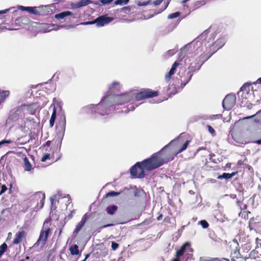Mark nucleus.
<instances>
[{
    "label": "nucleus",
    "mask_w": 261,
    "mask_h": 261,
    "mask_svg": "<svg viewBox=\"0 0 261 261\" xmlns=\"http://www.w3.org/2000/svg\"><path fill=\"white\" fill-rule=\"evenodd\" d=\"M165 155L162 152H158L152 154L148 159L137 162L129 169L132 178L142 179L145 176V171H150L157 169L173 159L166 158Z\"/></svg>",
    "instance_id": "nucleus-1"
},
{
    "label": "nucleus",
    "mask_w": 261,
    "mask_h": 261,
    "mask_svg": "<svg viewBox=\"0 0 261 261\" xmlns=\"http://www.w3.org/2000/svg\"><path fill=\"white\" fill-rule=\"evenodd\" d=\"M114 102V82L111 84L108 91L98 105H90L84 108V112L90 113H96L101 116L109 115L112 110Z\"/></svg>",
    "instance_id": "nucleus-2"
},
{
    "label": "nucleus",
    "mask_w": 261,
    "mask_h": 261,
    "mask_svg": "<svg viewBox=\"0 0 261 261\" xmlns=\"http://www.w3.org/2000/svg\"><path fill=\"white\" fill-rule=\"evenodd\" d=\"M202 49L203 47L202 46L198 47L196 49L194 56L191 57L196 61L194 66H192L193 63L190 64L189 68L191 71H195L197 70H199L203 63L208 59L214 54V52L210 54H205L204 51H203Z\"/></svg>",
    "instance_id": "nucleus-3"
},
{
    "label": "nucleus",
    "mask_w": 261,
    "mask_h": 261,
    "mask_svg": "<svg viewBox=\"0 0 261 261\" xmlns=\"http://www.w3.org/2000/svg\"><path fill=\"white\" fill-rule=\"evenodd\" d=\"M50 225V224L47 220H46L44 222L42 228L40 231L39 239H38L37 242L35 243V245H41V247L44 246L48 235L51 233Z\"/></svg>",
    "instance_id": "nucleus-4"
},
{
    "label": "nucleus",
    "mask_w": 261,
    "mask_h": 261,
    "mask_svg": "<svg viewBox=\"0 0 261 261\" xmlns=\"http://www.w3.org/2000/svg\"><path fill=\"white\" fill-rule=\"evenodd\" d=\"M159 95L158 91H153L150 89H142L135 94V99L137 101H140L146 98H153Z\"/></svg>",
    "instance_id": "nucleus-5"
},
{
    "label": "nucleus",
    "mask_w": 261,
    "mask_h": 261,
    "mask_svg": "<svg viewBox=\"0 0 261 261\" xmlns=\"http://www.w3.org/2000/svg\"><path fill=\"white\" fill-rule=\"evenodd\" d=\"M254 197H239L237 204L241 210H245L250 205H253Z\"/></svg>",
    "instance_id": "nucleus-6"
},
{
    "label": "nucleus",
    "mask_w": 261,
    "mask_h": 261,
    "mask_svg": "<svg viewBox=\"0 0 261 261\" xmlns=\"http://www.w3.org/2000/svg\"><path fill=\"white\" fill-rule=\"evenodd\" d=\"M66 128V118L63 114L58 120L57 123V135L61 139L63 138Z\"/></svg>",
    "instance_id": "nucleus-7"
},
{
    "label": "nucleus",
    "mask_w": 261,
    "mask_h": 261,
    "mask_svg": "<svg viewBox=\"0 0 261 261\" xmlns=\"http://www.w3.org/2000/svg\"><path fill=\"white\" fill-rule=\"evenodd\" d=\"M129 96L128 93H121L115 91V105H121L128 102Z\"/></svg>",
    "instance_id": "nucleus-8"
},
{
    "label": "nucleus",
    "mask_w": 261,
    "mask_h": 261,
    "mask_svg": "<svg viewBox=\"0 0 261 261\" xmlns=\"http://www.w3.org/2000/svg\"><path fill=\"white\" fill-rule=\"evenodd\" d=\"M189 142L190 141L188 140L186 141L185 142V143L182 145L181 147L175 153H172L170 151H168L167 150H161L159 152H162L164 153V154H165V157H166V158H172V159L169 160V162L171 161L174 159L175 156H176L178 153L185 150L187 148L189 144Z\"/></svg>",
    "instance_id": "nucleus-9"
},
{
    "label": "nucleus",
    "mask_w": 261,
    "mask_h": 261,
    "mask_svg": "<svg viewBox=\"0 0 261 261\" xmlns=\"http://www.w3.org/2000/svg\"><path fill=\"white\" fill-rule=\"evenodd\" d=\"M235 98L230 95H227L225 96L222 101V105L224 109L230 110L234 105Z\"/></svg>",
    "instance_id": "nucleus-10"
},
{
    "label": "nucleus",
    "mask_w": 261,
    "mask_h": 261,
    "mask_svg": "<svg viewBox=\"0 0 261 261\" xmlns=\"http://www.w3.org/2000/svg\"><path fill=\"white\" fill-rule=\"evenodd\" d=\"M113 18L108 17L105 15L101 16L95 20V23L97 27H102L106 24L109 23L113 20Z\"/></svg>",
    "instance_id": "nucleus-11"
},
{
    "label": "nucleus",
    "mask_w": 261,
    "mask_h": 261,
    "mask_svg": "<svg viewBox=\"0 0 261 261\" xmlns=\"http://www.w3.org/2000/svg\"><path fill=\"white\" fill-rule=\"evenodd\" d=\"M261 225V218L259 216L251 218L249 222V228L250 230L258 227Z\"/></svg>",
    "instance_id": "nucleus-12"
},
{
    "label": "nucleus",
    "mask_w": 261,
    "mask_h": 261,
    "mask_svg": "<svg viewBox=\"0 0 261 261\" xmlns=\"http://www.w3.org/2000/svg\"><path fill=\"white\" fill-rule=\"evenodd\" d=\"M93 3H94L91 0H80L79 2L72 3L71 7L73 9H76Z\"/></svg>",
    "instance_id": "nucleus-13"
},
{
    "label": "nucleus",
    "mask_w": 261,
    "mask_h": 261,
    "mask_svg": "<svg viewBox=\"0 0 261 261\" xmlns=\"http://www.w3.org/2000/svg\"><path fill=\"white\" fill-rule=\"evenodd\" d=\"M256 246L253 250L251 252V255H253L255 258L261 256V239L257 238L255 239Z\"/></svg>",
    "instance_id": "nucleus-14"
},
{
    "label": "nucleus",
    "mask_w": 261,
    "mask_h": 261,
    "mask_svg": "<svg viewBox=\"0 0 261 261\" xmlns=\"http://www.w3.org/2000/svg\"><path fill=\"white\" fill-rule=\"evenodd\" d=\"M137 7L135 6H129L127 7H124L119 10H116V12H123L125 14H130L134 12H137Z\"/></svg>",
    "instance_id": "nucleus-15"
},
{
    "label": "nucleus",
    "mask_w": 261,
    "mask_h": 261,
    "mask_svg": "<svg viewBox=\"0 0 261 261\" xmlns=\"http://www.w3.org/2000/svg\"><path fill=\"white\" fill-rule=\"evenodd\" d=\"M179 65V63L177 61H175L173 63L170 71L168 72H167L165 75V79L166 82H169L172 76L175 73L177 67Z\"/></svg>",
    "instance_id": "nucleus-16"
},
{
    "label": "nucleus",
    "mask_w": 261,
    "mask_h": 261,
    "mask_svg": "<svg viewBox=\"0 0 261 261\" xmlns=\"http://www.w3.org/2000/svg\"><path fill=\"white\" fill-rule=\"evenodd\" d=\"M187 247H191L190 243L189 242H186L184 243L179 248V250H177L175 254V256L178 258H180L181 256H182L186 251V249Z\"/></svg>",
    "instance_id": "nucleus-17"
},
{
    "label": "nucleus",
    "mask_w": 261,
    "mask_h": 261,
    "mask_svg": "<svg viewBox=\"0 0 261 261\" xmlns=\"http://www.w3.org/2000/svg\"><path fill=\"white\" fill-rule=\"evenodd\" d=\"M26 232L24 230H22L17 232L15 234V238L13 241L14 244H18L22 241L23 238L25 237Z\"/></svg>",
    "instance_id": "nucleus-18"
},
{
    "label": "nucleus",
    "mask_w": 261,
    "mask_h": 261,
    "mask_svg": "<svg viewBox=\"0 0 261 261\" xmlns=\"http://www.w3.org/2000/svg\"><path fill=\"white\" fill-rule=\"evenodd\" d=\"M192 76V74L191 72H188L186 73V75L184 77L181 76L180 81H181V86L184 87L191 80V77Z\"/></svg>",
    "instance_id": "nucleus-19"
},
{
    "label": "nucleus",
    "mask_w": 261,
    "mask_h": 261,
    "mask_svg": "<svg viewBox=\"0 0 261 261\" xmlns=\"http://www.w3.org/2000/svg\"><path fill=\"white\" fill-rule=\"evenodd\" d=\"M18 8L21 11H28L31 14H37L38 13L35 7L18 6Z\"/></svg>",
    "instance_id": "nucleus-20"
},
{
    "label": "nucleus",
    "mask_w": 261,
    "mask_h": 261,
    "mask_svg": "<svg viewBox=\"0 0 261 261\" xmlns=\"http://www.w3.org/2000/svg\"><path fill=\"white\" fill-rule=\"evenodd\" d=\"M87 217L86 214L83 216L80 222L76 225V227L74 231V233H77L80 231V230L85 224L87 220Z\"/></svg>",
    "instance_id": "nucleus-21"
},
{
    "label": "nucleus",
    "mask_w": 261,
    "mask_h": 261,
    "mask_svg": "<svg viewBox=\"0 0 261 261\" xmlns=\"http://www.w3.org/2000/svg\"><path fill=\"white\" fill-rule=\"evenodd\" d=\"M21 109L23 111H27L31 114H34L36 111L35 108H34V105H23L21 106Z\"/></svg>",
    "instance_id": "nucleus-22"
},
{
    "label": "nucleus",
    "mask_w": 261,
    "mask_h": 261,
    "mask_svg": "<svg viewBox=\"0 0 261 261\" xmlns=\"http://www.w3.org/2000/svg\"><path fill=\"white\" fill-rule=\"evenodd\" d=\"M72 15V12L67 11H64V12L60 13L59 14H57L55 15V17L56 18H57L58 19H62L67 16H70V15Z\"/></svg>",
    "instance_id": "nucleus-23"
},
{
    "label": "nucleus",
    "mask_w": 261,
    "mask_h": 261,
    "mask_svg": "<svg viewBox=\"0 0 261 261\" xmlns=\"http://www.w3.org/2000/svg\"><path fill=\"white\" fill-rule=\"evenodd\" d=\"M10 92L9 91H3L1 92L0 94V105L5 102L6 98L9 95Z\"/></svg>",
    "instance_id": "nucleus-24"
},
{
    "label": "nucleus",
    "mask_w": 261,
    "mask_h": 261,
    "mask_svg": "<svg viewBox=\"0 0 261 261\" xmlns=\"http://www.w3.org/2000/svg\"><path fill=\"white\" fill-rule=\"evenodd\" d=\"M237 173V172H234L231 173H223L222 175H219L218 177V179H229L234 176Z\"/></svg>",
    "instance_id": "nucleus-25"
},
{
    "label": "nucleus",
    "mask_w": 261,
    "mask_h": 261,
    "mask_svg": "<svg viewBox=\"0 0 261 261\" xmlns=\"http://www.w3.org/2000/svg\"><path fill=\"white\" fill-rule=\"evenodd\" d=\"M170 1V0H168L165 7L162 9H160L159 11H153V13L151 14H150L149 16L148 17V18H151V17L154 16V15H157V14L162 12L163 11H164L167 8V7L169 4Z\"/></svg>",
    "instance_id": "nucleus-26"
},
{
    "label": "nucleus",
    "mask_w": 261,
    "mask_h": 261,
    "mask_svg": "<svg viewBox=\"0 0 261 261\" xmlns=\"http://www.w3.org/2000/svg\"><path fill=\"white\" fill-rule=\"evenodd\" d=\"M24 161V169L25 170L29 171L32 169V165L27 157L23 159Z\"/></svg>",
    "instance_id": "nucleus-27"
},
{
    "label": "nucleus",
    "mask_w": 261,
    "mask_h": 261,
    "mask_svg": "<svg viewBox=\"0 0 261 261\" xmlns=\"http://www.w3.org/2000/svg\"><path fill=\"white\" fill-rule=\"evenodd\" d=\"M70 253L72 255H77L79 253L78 246L74 245L70 248Z\"/></svg>",
    "instance_id": "nucleus-28"
},
{
    "label": "nucleus",
    "mask_w": 261,
    "mask_h": 261,
    "mask_svg": "<svg viewBox=\"0 0 261 261\" xmlns=\"http://www.w3.org/2000/svg\"><path fill=\"white\" fill-rule=\"evenodd\" d=\"M206 4L205 0H201L196 2L193 5L194 9H198Z\"/></svg>",
    "instance_id": "nucleus-29"
},
{
    "label": "nucleus",
    "mask_w": 261,
    "mask_h": 261,
    "mask_svg": "<svg viewBox=\"0 0 261 261\" xmlns=\"http://www.w3.org/2000/svg\"><path fill=\"white\" fill-rule=\"evenodd\" d=\"M251 88V84L248 83H245L241 88V91H246L247 93H248L250 91Z\"/></svg>",
    "instance_id": "nucleus-30"
},
{
    "label": "nucleus",
    "mask_w": 261,
    "mask_h": 261,
    "mask_svg": "<svg viewBox=\"0 0 261 261\" xmlns=\"http://www.w3.org/2000/svg\"><path fill=\"white\" fill-rule=\"evenodd\" d=\"M255 117L254 119L256 123H261V110L257 112L255 115L252 116L251 117Z\"/></svg>",
    "instance_id": "nucleus-31"
},
{
    "label": "nucleus",
    "mask_w": 261,
    "mask_h": 261,
    "mask_svg": "<svg viewBox=\"0 0 261 261\" xmlns=\"http://www.w3.org/2000/svg\"><path fill=\"white\" fill-rule=\"evenodd\" d=\"M8 248V246L7 244L4 243L0 246V258L2 257V255L6 252Z\"/></svg>",
    "instance_id": "nucleus-32"
},
{
    "label": "nucleus",
    "mask_w": 261,
    "mask_h": 261,
    "mask_svg": "<svg viewBox=\"0 0 261 261\" xmlns=\"http://www.w3.org/2000/svg\"><path fill=\"white\" fill-rule=\"evenodd\" d=\"M134 196H141L143 194V191L142 190L138 189L136 187L132 189Z\"/></svg>",
    "instance_id": "nucleus-33"
},
{
    "label": "nucleus",
    "mask_w": 261,
    "mask_h": 261,
    "mask_svg": "<svg viewBox=\"0 0 261 261\" xmlns=\"http://www.w3.org/2000/svg\"><path fill=\"white\" fill-rule=\"evenodd\" d=\"M129 0H115V5L123 6L127 4Z\"/></svg>",
    "instance_id": "nucleus-34"
},
{
    "label": "nucleus",
    "mask_w": 261,
    "mask_h": 261,
    "mask_svg": "<svg viewBox=\"0 0 261 261\" xmlns=\"http://www.w3.org/2000/svg\"><path fill=\"white\" fill-rule=\"evenodd\" d=\"M180 15V13L179 12L173 13H171V14H170L168 15V19L175 18H176V17L179 16Z\"/></svg>",
    "instance_id": "nucleus-35"
},
{
    "label": "nucleus",
    "mask_w": 261,
    "mask_h": 261,
    "mask_svg": "<svg viewBox=\"0 0 261 261\" xmlns=\"http://www.w3.org/2000/svg\"><path fill=\"white\" fill-rule=\"evenodd\" d=\"M222 43L221 44H220L218 47H217V49H218L220 48H221L224 44L223 41V39H217V41L214 43V44L213 45V46L214 45H218V43Z\"/></svg>",
    "instance_id": "nucleus-36"
},
{
    "label": "nucleus",
    "mask_w": 261,
    "mask_h": 261,
    "mask_svg": "<svg viewBox=\"0 0 261 261\" xmlns=\"http://www.w3.org/2000/svg\"><path fill=\"white\" fill-rule=\"evenodd\" d=\"M199 223L203 228H206L209 226L208 222L205 220L200 221Z\"/></svg>",
    "instance_id": "nucleus-37"
},
{
    "label": "nucleus",
    "mask_w": 261,
    "mask_h": 261,
    "mask_svg": "<svg viewBox=\"0 0 261 261\" xmlns=\"http://www.w3.org/2000/svg\"><path fill=\"white\" fill-rule=\"evenodd\" d=\"M113 0H100V2L102 3L103 5H106L110 4L111 2H112ZM99 3V1L97 2L96 3H94V4L95 5H98Z\"/></svg>",
    "instance_id": "nucleus-38"
},
{
    "label": "nucleus",
    "mask_w": 261,
    "mask_h": 261,
    "mask_svg": "<svg viewBox=\"0 0 261 261\" xmlns=\"http://www.w3.org/2000/svg\"><path fill=\"white\" fill-rule=\"evenodd\" d=\"M53 107V112L51 116V118H53L54 119H56V108L55 105H52L51 106V107Z\"/></svg>",
    "instance_id": "nucleus-39"
},
{
    "label": "nucleus",
    "mask_w": 261,
    "mask_h": 261,
    "mask_svg": "<svg viewBox=\"0 0 261 261\" xmlns=\"http://www.w3.org/2000/svg\"><path fill=\"white\" fill-rule=\"evenodd\" d=\"M107 210L108 213L109 214L113 215L114 214V205H112L110 207H108Z\"/></svg>",
    "instance_id": "nucleus-40"
},
{
    "label": "nucleus",
    "mask_w": 261,
    "mask_h": 261,
    "mask_svg": "<svg viewBox=\"0 0 261 261\" xmlns=\"http://www.w3.org/2000/svg\"><path fill=\"white\" fill-rule=\"evenodd\" d=\"M12 142L10 140H4L0 142V148L5 144H10Z\"/></svg>",
    "instance_id": "nucleus-41"
},
{
    "label": "nucleus",
    "mask_w": 261,
    "mask_h": 261,
    "mask_svg": "<svg viewBox=\"0 0 261 261\" xmlns=\"http://www.w3.org/2000/svg\"><path fill=\"white\" fill-rule=\"evenodd\" d=\"M7 190V188L5 185H3L0 187V195L3 194L6 190Z\"/></svg>",
    "instance_id": "nucleus-42"
},
{
    "label": "nucleus",
    "mask_w": 261,
    "mask_h": 261,
    "mask_svg": "<svg viewBox=\"0 0 261 261\" xmlns=\"http://www.w3.org/2000/svg\"><path fill=\"white\" fill-rule=\"evenodd\" d=\"M50 158V154L49 153L45 154L41 159L42 162H45Z\"/></svg>",
    "instance_id": "nucleus-43"
},
{
    "label": "nucleus",
    "mask_w": 261,
    "mask_h": 261,
    "mask_svg": "<svg viewBox=\"0 0 261 261\" xmlns=\"http://www.w3.org/2000/svg\"><path fill=\"white\" fill-rule=\"evenodd\" d=\"M50 201L51 202V209L53 208H56V205H54V201H56V200L54 199L53 197H50Z\"/></svg>",
    "instance_id": "nucleus-44"
},
{
    "label": "nucleus",
    "mask_w": 261,
    "mask_h": 261,
    "mask_svg": "<svg viewBox=\"0 0 261 261\" xmlns=\"http://www.w3.org/2000/svg\"><path fill=\"white\" fill-rule=\"evenodd\" d=\"M149 3H150V1H147L146 2H143V3H142L141 2H139L137 3V5L138 6H145V5H148Z\"/></svg>",
    "instance_id": "nucleus-45"
},
{
    "label": "nucleus",
    "mask_w": 261,
    "mask_h": 261,
    "mask_svg": "<svg viewBox=\"0 0 261 261\" xmlns=\"http://www.w3.org/2000/svg\"><path fill=\"white\" fill-rule=\"evenodd\" d=\"M163 1V0H155V1H153V4L155 6H158V5H159L160 4H161Z\"/></svg>",
    "instance_id": "nucleus-46"
},
{
    "label": "nucleus",
    "mask_w": 261,
    "mask_h": 261,
    "mask_svg": "<svg viewBox=\"0 0 261 261\" xmlns=\"http://www.w3.org/2000/svg\"><path fill=\"white\" fill-rule=\"evenodd\" d=\"M208 130L210 133L213 134L215 133L214 129L210 125H207Z\"/></svg>",
    "instance_id": "nucleus-47"
},
{
    "label": "nucleus",
    "mask_w": 261,
    "mask_h": 261,
    "mask_svg": "<svg viewBox=\"0 0 261 261\" xmlns=\"http://www.w3.org/2000/svg\"><path fill=\"white\" fill-rule=\"evenodd\" d=\"M12 8H10L9 9H5V10H4L0 11V14H5L7 12H8V11H9Z\"/></svg>",
    "instance_id": "nucleus-48"
},
{
    "label": "nucleus",
    "mask_w": 261,
    "mask_h": 261,
    "mask_svg": "<svg viewBox=\"0 0 261 261\" xmlns=\"http://www.w3.org/2000/svg\"><path fill=\"white\" fill-rule=\"evenodd\" d=\"M55 120L56 119L50 118V120H49V125L50 127H53L54 126Z\"/></svg>",
    "instance_id": "nucleus-49"
},
{
    "label": "nucleus",
    "mask_w": 261,
    "mask_h": 261,
    "mask_svg": "<svg viewBox=\"0 0 261 261\" xmlns=\"http://www.w3.org/2000/svg\"><path fill=\"white\" fill-rule=\"evenodd\" d=\"M93 23H95V21L85 22L82 23V24L88 25V24H93Z\"/></svg>",
    "instance_id": "nucleus-50"
},
{
    "label": "nucleus",
    "mask_w": 261,
    "mask_h": 261,
    "mask_svg": "<svg viewBox=\"0 0 261 261\" xmlns=\"http://www.w3.org/2000/svg\"><path fill=\"white\" fill-rule=\"evenodd\" d=\"M105 196H114V191H112L107 193Z\"/></svg>",
    "instance_id": "nucleus-51"
},
{
    "label": "nucleus",
    "mask_w": 261,
    "mask_h": 261,
    "mask_svg": "<svg viewBox=\"0 0 261 261\" xmlns=\"http://www.w3.org/2000/svg\"><path fill=\"white\" fill-rule=\"evenodd\" d=\"M36 195H39V196L41 195V196H45V193L41 191H38V192H36Z\"/></svg>",
    "instance_id": "nucleus-52"
},
{
    "label": "nucleus",
    "mask_w": 261,
    "mask_h": 261,
    "mask_svg": "<svg viewBox=\"0 0 261 261\" xmlns=\"http://www.w3.org/2000/svg\"><path fill=\"white\" fill-rule=\"evenodd\" d=\"M218 257L210 258L208 259V261H218Z\"/></svg>",
    "instance_id": "nucleus-53"
},
{
    "label": "nucleus",
    "mask_w": 261,
    "mask_h": 261,
    "mask_svg": "<svg viewBox=\"0 0 261 261\" xmlns=\"http://www.w3.org/2000/svg\"><path fill=\"white\" fill-rule=\"evenodd\" d=\"M171 261H180V258L175 256L174 258H172Z\"/></svg>",
    "instance_id": "nucleus-54"
},
{
    "label": "nucleus",
    "mask_w": 261,
    "mask_h": 261,
    "mask_svg": "<svg viewBox=\"0 0 261 261\" xmlns=\"http://www.w3.org/2000/svg\"><path fill=\"white\" fill-rule=\"evenodd\" d=\"M163 218V215L160 214L158 217H157V220L160 221Z\"/></svg>",
    "instance_id": "nucleus-55"
},
{
    "label": "nucleus",
    "mask_w": 261,
    "mask_h": 261,
    "mask_svg": "<svg viewBox=\"0 0 261 261\" xmlns=\"http://www.w3.org/2000/svg\"><path fill=\"white\" fill-rule=\"evenodd\" d=\"M254 143H255L258 145H261V139L257 140L254 141Z\"/></svg>",
    "instance_id": "nucleus-56"
},
{
    "label": "nucleus",
    "mask_w": 261,
    "mask_h": 261,
    "mask_svg": "<svg viewBox=\"0 0 261 261\" xmlns=\"http://www.w3.org/2000/svg\"><path fill=\"white\" fill-rule=\"evenodd\" d=\"M223 260H220V258H218V261H230L229 259L226 258H223Z\"/></svg>",
    "instance_id": "nucleus-57"
},
{
    "label": "nucleus",
    "mask_w": 261,
    "mask_h": 261,
    "mask_svg": "<svg viewBox=\"0 0 261 261\" xmlns=\"http://www.w3.org/2000/svg\"><path fill=\"white\" fill-rule=\"evenodd\" d=\"M114 246H115L114 241H112L111 243V247L113 250H114Z\"/></svg>",
    "instance_id": "nucleus-58"
},
{
    "label": "nucleus",
    "mask_w": 261,
    "mask_h": 261,
    "mask_svg": "<svg viewBox=\"0 0 261 261\" xmlns=\"http://www.w3.org/2000/svg\"><path fill=\"white\" fill-rule=\"evenodd\" d=\"M115 89L116 88V87L118 86L119 88H120V84L118 82H115Z\"/></svg>",
    "instance_id": "nucleus-59"
},
{
    "label": "nucleus",
    "mask_w": 261,
    "mask_h": 261,
    "mask_svg": "<svg viewBox=\"0 0 261 261\" xmlns=\"http://www.w3.org/2000/svg\"><path fill=\"white\" fill-rule=\"evenodd\" d=\"M252 104L251 103H249L248 106H247V107L249 108V109H251L252 108Z\"/></svg>",
    "instance_id": "nucleus-60"
},
{
    "label": "nucleus",
    "mask_w": 261,
    "mask_h": 261,
    "mask_svg": "<svg viewBox=\"0 0 261 261\" xmlns=\"http://www.w3.org/2000/svg\"><path fill=\"white\" fill-rule=\"evenodd\" d=\"M189 1V0H182V1H181V4H184L186 3H187V2L188 1Z\"/></svg>",
    "instance_id": "nucleus-61"
},
{
    "label": "nucleus",
    "mask_w": 261,
    "mask_h": 261,
    "mask_svg": "<svg viewBox=\"0 0 261 261\" xmlns=\"http://www.w3.org/2000/svg\"><path fill=\"white\" fill-rule=\"evenodd\" d=\"M257 83L261 84V77L259 78L256 81Z\"/></svg>",
    "instance_id": "nucleus-62"
},
{
    "label": "nucleus",
    "mask_w": 261,
    "mask_h": 261,
    "mask_svg": "<svg viewBox=\"0 0 261 261\" xmlns=\"http://www.w3.org/2000/svg\"><path fill=\"white\" fill-rule=\"evenodd\" d=\"M50 142L48 141L47 142H46V145L47 146H49L50 145Z\"/></svg>",
    "instance_id": "nucleus-63"
},
{
    "label": "nucleus",
    "mask_w": 261,
    "mask_h": 261,
    "mask_svg": "<svg viewBox=\"0 0 261 261\" xmlns=\"http://www.w3.org/2000/svg\"><path fill=\"white\" fill-rule=\"evenodd\" d=\"M89 256V254H87L85 256V258L84 260H85V261L88 258Z\"/></svg>",
    "instance_id": "nucleus-64"
}]
</instances>
